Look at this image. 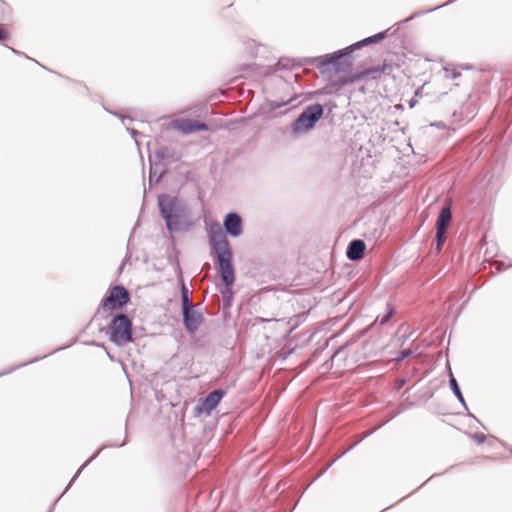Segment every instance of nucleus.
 Listing matches in <instances>:
<instances>
[{"label":"nucleus","mask_w":512,"mask_h":512,"mask_svg":"<svg viewBox=\"0 0 512 512\" xmlns=\"http://www.w3.org/2000/svg\"><path fill=\"white\" fill-rule=\"evenodd\" d=\"M173 127L183 134H191L198 131H207L209 128L205 123L190 118L177 119Z\"/></svg>","instance_id":"obj_7"},{"label":"nucleus","mask_w":512,"mask_h":512,"mask_svg":"<svg viewBox=\"0 0 512 512\" xmlns=\"http://www.w3.org/2000/svg\"><path fill=\"white\" fill-rule=\"evenodd\" d=\"M381 75H382V70H381V64H380V65L365 69V70L355 74L352 77L351 81L360 80V79H364V78L377 79Z\"/></svg>","instance_id":"obj_12"},{"label":"nucleus","mask_w":512,"mask_h":512,"mask_svg":"<svg viewBox=\"0 0 512 512\" xmlns=\"http://www.w3.org/2000/svg\"><path fill=\"white\" fill-rule=\"evenodd\" d=\"M9 37H10L9 31L5 27L0 26V42H4V41L8 40Z\"/></svg>","instance_id":"obj_17"},{"label":"nucleus","mask_w":512,"mask_h":512,"mask_svg":"<svg viewBox=\"0 0 512 512\" xmlns=\"http://www.w3.org/2000/svg\"><path fill=\"white\" fill-rule=\"evenodd\" d=\"M476 439H477V441H478L479 443H482V442H484V440H485V436H484L483 434H481V435H477V436H476Z\"/></svg>","instance_id":"obj_19"},{"label":"nucleus","mask_w":512,"mask_h":512,"mask_svg":"<svg viewBox=\"0 0 512 512\" xmlns=\"http://www.w3.org/2000/svg\"><path fill=\"white\" fill-rule=\"evenodd\" d=\"M392 314H393V311H392V310H390L387 314H385V315H384V316H382L381 318H379V317H378V318H377V321H379V323H380L381 325H383V324H385L386 322H388V321H389V319L391 318Z\"/></svg>","instance_id":"obj_18"},{"label":"nucleus","mask_w":512,"mask_h":512,"mask_svg":"<svg viewBox=\"0 0 512 512\" xmlns=\"http://www.w3.org/2000/svg\"><path fill=\"white\" fill-rule=\"evenodd\" d=\"M450 384H451V387H452L453 392L455 393V395L458 397V399H459L460 401H462V402H463V401H464V399H463L462 393H461V391H460V389H459V386H458V384H457L456 379H455L453 376L451 377Z\"/></svg>","instance_id":"obj_15"},{"label":"nucleus","mask_w":512,"mask_h":512,"mask_svg":"<svg viewBox=\"0 0 512 512\" xmlns=\"http://www.w3.org/2000/svg\"><path fill=\"white\" fill-rule=\"evenodd\" d=\"M400 68L401 65L398 62L393 61L392 59H386L381 64L382 74L385 75H393L394 71L399 70Z\"/></svg>","instance_id":"obj_13"},{"label":"nucleus","mask_w":512,"mask_h":512,"mask_svg":"<svg viewBox=\"0 0 512 512\" xmlns=\"http://www.w3.org/2000/svg\"><path fill=\"white\" fill-rule=\"evenodd\" d=\"M322 115L323 107L320 104L308 106L294 122L293 130L295 132H302L313 128Z\"/></svg>","instance_id":"obj_3"},{"label":"nucleus","mask_w":512,"mask_h":512,"mask_svg":"<svg viewBox=\"0 0 512 512\" xmlns=\"http://www.w3.org/2000/svg\"><path fill=\"white\" fill-rule=\"evenodd\" d=\"M213 249L217 255V261L222 281L226 286L234 283V269L232 266V251L230 244L219 227L210 238Z\"/></svg>","instance_id":"obj_1"},{"label":"nucleus","mask_w":512,"mask_h":512,"mask_svg":"<svg viewBox=\"0 0 512 512\" xmlns=\"http://www.w3.org/2000/svg\"><path fill=\"white\" fill-rule=\"evenodd\" d=\"M158 202L161 214L165 218L168 228L171 229V221L176 217L177 199L168 195H161Z\"/></svg>","instance_id":"obj_6"},{"label":"nucleus","mask_w":512,"mask_h":512,"mask_svg":"<svg viewBox=\"0 0 512 512\" xmlns=\"http://www.w3.org/2000/svg\"><path fill=\"white\" fill-rule=\"evenodd\" d=\"M224 227L231 236H239L242 232L241 218L236 213H229L224 220Z\"/></svg>","instance_id":"obj_9"},{"label":"nucleus","mask_w":512,"mask_h":512,"mask_svg":"<svg viewBox=\"0 0 512 512\" xmlns=\"http://www.w3.org/2000/svg\"><path fill=\"white\" fill-rule=\"evenodd\" d=\"M183 320L187 331L195 332L203 321L202 314L195 309V306L183 307Z\"/></svg>","instance_id":"obj_8"},{"label":"nucleus","mask_w":512,"mask_h":512,"mask_svg":"<svg viewBox=\"0 0 512 512\" xmlns=\"http://www.w3.org/2000/svg\"><path fill=\"white\" fill-rule=\"evenodd\" d=\"M366 245L362 240H353L347 249V257L350 260H359L364 256Z\"/></svg>","instance_id":"obj_11"},{"label":"nucleus","mask_w":512,"mask_h":512,"mask_svg":"<svg viewBox=\"0 0 512 512\" xmlns=\"http://www.w3.org/2000/svg\"><path fill=\"white\" fill-rule=\"evenodd\" d=\"M181 298H182V308L193 306L189 299V291L187 287L183 284L181 289Z\"/></svg>","instance_id":"obj_14"},{"label":"nucleus","mask_w":512,"mask_h":512,"mask_svg":"<svg viewBox=\"0 0 512 512\" xmlns=\"http://www.w3.org/2000/svg\"><path fill=\"white\" fill-rule=\"evenodd\" d=\"M130 300L128 290L123 286L112 287L108 295L102 300V307L105 310H116L122 308Z\"/></svg>","instance_id":"obj_5"},{"label":"nucleus","mask_w":512,"mask_h":512,"mask_svg":"<svg viewBox=\"0 0 512 512\" xmlns=\"http://www.w3.org/2000/svg\"><path fill=\"white\" fill-rule=\"evenodd\" d=\"M384 37H385V33H378L372 37H368L367 39L363 40V44L377 42L379 40H382Z\"/></svg>","instance_id":"obj_16"},{"label":"nucleus","mask_w":512,"mask_h":512,"mask_svg":"<svg viewBox=\"0 0 512 512\" xmlns=\"http://www.w3.org/2000/svg\"><path fill=\"white\" fill-rule=\"evenodd\" d=\"M224 396V392L221 390H215L208 394V396L202 402V411L210 413L217 407L219 402Z\"/></svg>","instance_id":"obj_10"},{"label":"nucleus","mask_w":512,"mask_h":512,"mask_svg":"<svg viewBox=\"0 0 512 512\" xmlns=\"http://www.w3.org/2000/svg\"><path fill=\"white\" fill-rule=\"evenodd\" d=\"M409 354H410V352H409V351H403V352L401 353V357H400V358H401V359H403V358L407 357Z\"/></svg>","instance_id":"obj_20"},{"label":"nucleus","mask_w":512,"mask_h":512,"mask_svg":"<svg viewBox=\"0 0 512 512\" xmlns=\"http://www.w3.org/2000/svg\"><path fill=\"white\" fill-rule=\"evenodd\" d=\"M110 340L117 345H125L132 341V322L124 314H118L110 325Z\"/></svg>","instance_id":"obj_2"},{"label":"nucleus","mask_w":512,"mask_h":512,"mask_svg":"<svg viewBox=\"0 0 512 512\" xmlns=\"http://www.w3.org/2000/svg\"><path fill=\"white\" fill-rule=\"evenodd\" d=\"M452 222V214H451V204L446 202L442 207L438 218L436 220V253H440L442 247L446 241V232L447 228L450 226Z\"/></svg>","instance_id":"obj_4"}]
</instances>
